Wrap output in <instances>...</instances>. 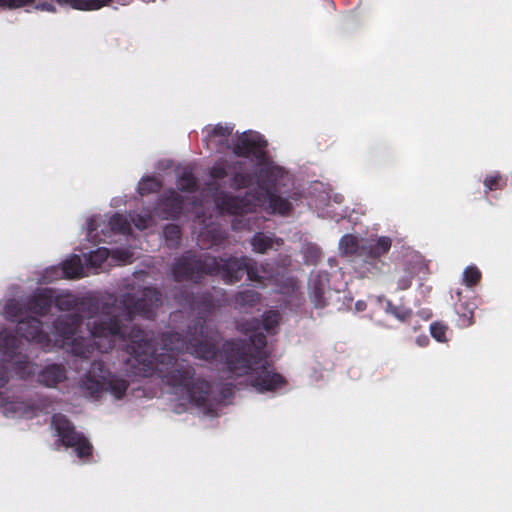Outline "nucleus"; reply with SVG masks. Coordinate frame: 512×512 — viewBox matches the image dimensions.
Wrapping results in <instances>:
<instances>
[{
    "label": "nucleus",
    "mask_w": 512,
    "mask_h": 512,
    "mask_svg": "<svg viewBox=\"0 0 512 512\" xmlns=\"http://www.w3.org/2000/svg\"><path fill=\"white\" fill-rule=\"evenodd\" d=\"M148 339V333L140 329L132 330L130 334L131 344L128 347L132 358L129 359V362L132 365H135V363L141 365L142 367H139L138 370L145 376L150 375L155 367L160 377L169 385L183 387L187 398L195 402L197 406L203 404L207 395V384L197 380L192 382L190 387L191 370L186 369L181 372L180 369L174 368V356L166 354V351L181 349L182 340L179 336L177 334L170 335L169 338L162 340L164 343L160 348H154L153 350L148 343Z\"/></svg>",
    "instance_id": "f257e3e1"
},
{
    "label": "nucleus",
    "mask_w": 512,
    "mask_h": 512,
    "mask_svg": "<svg viewBox=\"0 0 512 512\" xmlns=\"http://www.w3.org/2000/svg\"><path fill=\"white\" fill-rule=\"evenodd\" d=\"M264 147L265 141L261 135L249 132L238 137L234 151L239 155L254 156L261 166L257 177L260 192L254 198L256 202L254 205L263 206L273 213L286 214L291 208V203L272 191V187L276 186L280 178L283 177V172L281 168L273 165L265 158Z\"/></svg>",
    "instance_id": "f03ea898"
},
{
    "label": "nucleus",
    "mask_w": 512,
    "mask_h": 512,
    "mask_svg": "<svg viewBox=\"0 0 512 512\" xmlns=\"http://www.w3.org/2000/svg\"><path fill=\"white\" fill-rule=\"evenodd\" d=\"M228 368L237 376L249 375L251 385L258 391H272L285 384L284 378L264 365L252 367L245 348L239 344H228L226 349Z\"/></svg>",
    "instance_id": "7ed1b4c3"
},
{
    "label": "nucleus",
    "mask_w": 512,
    "mask_h": 512,
    "mask_svg": "<svg viewBox=\"0 0 512 512\" xmlns=\"http://www.w3.org/2000/svg\"><path fill=\"white\" fill-rule=\"evenodd\" d=\"M52 424L63 445L73 448L79 458H85L91 454L92 446L89 441L74 431L65 416L55 415Z\"/></svg>",
    "instance_id": "20e7f679"
},
{
    "label": "nucleus",
    "mask_w": 512,
    "mask_h": 512,
    "mask_svg": "<svg viewBox=\"0 0 512 512\" xmlns=\"http://www.w3.org/2000/svg\"><path fill=\"white\" fill-rule=\"evenodd\" d=\"M55 329L54 342L56 345L64 347L74 354H85L83 347L84 337L77 334L79 329L77 319L69 318L65 322L61 321Z\"/></svg>",
    "instance_id": "39448f33"
},
{
    "label": "nucleus",
    "mask_w": 512,
    "mask_h": 512,
    "mask_svg": "<svg viewBox=\"0 0 512 512\" xmlns=\"http://www.w3.org/2000/svg\"><path fill=\"white\" fill-rule=\"evenodd\" d=\"M83 387L91 396L99 391L106 390L115 398H120L126 392L127 383L122 379L109 375L108 377H102V381L89 377L83 383Z\"/></svg>",
    "instance_id": "423d86ee"
},
{
    "label": "nucleus",
    "mask_w": 512,
    "mask_h": 512,
    "mask_svg": "<svg viewBox=\"0 0 512 512\" xmlns=\"http://www.w3.org/2000/svg\"><path fill=\"white\" fill-rule=\"evenodd\" d=\"M132 257V253L128 250H116L110 255L108 249L102 247L92 252L88 258H86L87 266L92 268H101L103 263L110 259L109 266L117 263H126Z\"/></svg>",
    "instance_id": "0eeeda50"
},
{
    "label": "nucleus",
    "mask_w": 512,
    "mask_h": 512,
    "mask_svg": "<svg viewBox=\"0 0 512 512\" xmlns=\"http://www.w3.org/2000/svg\"><path fill=\"white\" fill-rule=\"evenodd\" d=\"M87 329L89 334L94 338H99L94 344L101 350H106L107 347L101 342L102 338L116 337L120 333V328L116 324H109L104 326V323L99 322L97 318H90L87 322Z\"/></svg>",
    "instance_id": "6e6552de"
},
{
    "label": "nucleus",
    "mask_w": 512,
    "mask_h": 512,
    "mask_svg": "<svg viewBox=\"0 0 512 512\" xmlns=\"http://www.w3.org/2000/svg\"><path fill=\"white\" fill-rule=\"evenodd\" d=\"M18 332H20L27 341H35L47 348L50 339L39 331V321L34 317L29 318L27 321H22L18 325Z\"/></svg>",
    "instance_id": "1a4fd4ad"
},
{
    "label": "nucleus",
    "mask_w": 512,
    "mask_h": 512,
    "mask_svg": "<svg viewBox=\"0 0 512 512\" xmlns=\"http://www.w3.org/2000/svg\"><path fill=\"white\" fill-rule=\"evenodd\" d=\"M206 137L205 142L209 148L214 146L218 149L229 147V136L231 129L221 125L209 126L205 129Z\"/></svg>",
    "instance_id": "9d476101"
},
{
    "label": "nucleus",
    "mask_w": 512,
    "mask_h": 512,
    "mask_svg": "<svg viewBox=\"0 0 512 512\" xmlns=\"http://www.w3.org/2000/svg\"><path fill=\"white\" fill-rule=\"evenodd\" d=\"M391 248V239L385 236L371 238L363 246L364 254L377 259L386 254Z\"/></svg>",
    "instance_id": "9b49d317"
},
{
    "label": "nucleus",
    "mask_w": 512,
    "mask_h": 512,
    "mask_svg": "<svg viewBox=\"0 0 512 512\" xmlns=\"http://www.w3.org/2000/svg\"><path fill=\"white\" fill-rule=\"evenodd\" d=\"M227 269V274L223 273L224 277H227V281L233 282L237 281L241 278V275L244 271L248 274V276L252 277V269L249 268L248 260L241 259L238 260H231L225 264Z\"/></svg>",
    "instance_id": "f8f14e48"
},
{
    "label": "nucleus",
    "mask_w": 512,
    "mask_h": 512,
    "mask_svg": "<svg viewBox=\"0 0 512 512\" xmlns=\"http://www.w3.org/2000/svg\"><path fill=\"white\" fill-rule=\"evenodd\" d=\"M158 298L157 294L152 289H147L143 293V298L141 300H138L137 303L134 305V309L131 310L129 308V313H142L149 317L152 312V308L157 306Z\"/></svg>",
    "instance_id": "ddd939ff"
},
{
    "label": "nucleus",
    "mask_w": 512,
    "mask_h": 512,
    "mask_svg": "<svg viewBox=\"0 0 512 512\" xmlns=\"http://www.w3.org/2000/svg\"><path fill=\"white\" fill-rule=\"evenodd\" d=\"M65 378L64 369L61 366H48L38 375V381L52 387Z\"/></svg>",
    "instance_id": "4468645a"
},
{
    "label": "nucleus",
    "mask_w": 512,
    "mask_h": 512,
    "mask_svg": "<svg viewBox=\"0 0 512 512\" xmlns=\"http://www.w3.org/2000/svg\"><path fill=\"white\" fill-rule=\"evenodd\" d=\"M222 210L229 213H244L251 211V200H238L234 197L224 196L219 204Z\"/></svg>",
    "instance_id": "2eb2a0df"
},
{
    "label": "nucleus",
    "mask_w": 512,
    "mask_h": 512,
    "mask_svg": "<svg viewBox=\"0 0 512 512\" xmlns=\"http://www.w3.org/2000/svg\"><path fill=\"white\" fill-rule=\"evenodd\" d=\"M63 273L66 277L74 278L86 275L85 266L77 255H73L63 263Z\"/></svg>",
    "instance_id": "dca6fc26"
},
{
    "label": "nucleus",
    "mask_w": 512,
    "mask_h": 512,
    "mask_svg": "<svg viewBox=\"0 0 512 512\" xmlns=\"http://www.w3.org/2000/svg\"><path fill=\"white\" fill-rule=\"evenodd\" d=\"M60 4L68 5L77 10H96L109 3V0H57Z\"/></svg>",
    "instance_id": "f3484780"
},
{
    "label": "nucleus",
    "mask_w": 512,
    "mask_h": 512,
    "mask_svg": "<svg viewBox=\"0 0 512 512\" xmlns=\"http://www.w3.org/2000/svg\"><path fill=\"white\" fill-rule=\"evenodd\" d=\"M253 250L259 253H264L268 249L273 248L275 245H279L278 240L274 241L272 238L265 234H257L252 239Z\"/></svg>",
    "instance_id": "a211bd4d"
},
{
    "label": "nucleus",
    "mask_w": 512,
    "mask_h": 512,
    "mask_svg": "<svg viewBox=\"0 0 512 512\" xmlns=\"http://www.w3.org/2000/svg\"><path fill=\"white\" fill-rule=\"evenodd\" d=\"M186 349L191 354H193L199 358L209 359V358L214 357V349H213L212 345L207 342L201 343L199 345L191 344V345L187 346Z\"/></svg>",
    "instance_id": "6ab92c4d"
},
{
    "label": "nucleus",
    "mask_w": 512,
    "mask_h": 512,
    "mask_svg": "<svg viewBox=\"0 0 512 512\" xmlns=\"http://www.w3.org/2000/svg\"><path fill=\"white\" fill-rule=\"evenodd\" d=\"M358 239L352 235H344L339 242V249L343 254H353L358 250Z\"/></svg>",
    "instance_id": "aec40b11"
},
{
    "label": "nucleus",
    "mask_w": 512,
    "mask_h": 512,
    "mask_svg": "<svg viewBox=\"0 0 512 512\" xmlns=\"http://www.w3.org/2000/svg\"><path fill=\"white\" fill-rule=\"evenodd\" d=\"M18 342H19L18 340H16L14 337H12L6 331L0 333V350H2L3 353H5V354L12 352L14 349H17Z\"/></svg>",
    "instance_id": "412c9836"
},
{
    "label": "nucleus",
    "mask_w": 512,
    "mask_h": 512,
    "mask_svg": "<svg viewBox=\"0 0 512 512\" xmlns=\"http://www.w3.org/2000/svg\"><path fill=\"white\" fill-rule=\"evenodd\" d=\"M430 332L432 337L438 342H446L448 340L447 326L440 322H435L431 324Z\"/></svg>",
    "instance_id": "4be33fe9"
},
{
    "label": "nucleus",
    "mask_w": 512,
    "mask_h": 512,
    "mask_svg": "<svg viewBox=\"0 0 512 512\" xmlns=\"http://www.w3.org/2000/svg\"><path fill=\"white\" fill-rule=\"evenodd\" d=\"M52 299L51 296L43 294L39 296L33 305V309L35 313L37 314H44L46 311H48L51 307Z\"/></svg>",
    "instance_id": "5701e85b"
},
{
    "label": "nucleus",
    "mask_w": 512,
    "mask_h": 512,
    "mask_svg": "<svg viewBox=\"0 0 512 512\" xmlns=\"http://www.w3.org/2000/svg\"><path fill=\"white\" fill-rule=\"evenodd\" d=\"M480 271L476 267H468L463 273V280L467 286H472L479 281Z\"/></svg>",
    "instance_id": "b1692460"
},
{
    "label": "nucleus",
    "mask_w": 512,
    "mask_h": 512,
    "mask_svg": "<svg viewBox=\"0 0 512 512\" xmlns=\"http://www.w3.org/2000/svg\"><path fill=\"white\" fill-rule=\"evenodd\" d=\"M110 225L112 230L125 232L126 230H130V225L127 222V219L122 215H114L110 219Z\"/></svg>",
    "instance_id": "393cba45"
},
{
    "label": "nucleus",
    "mask_w": 512,
    "mask_h": 512,
    "mask_svg": "<svg viewBox=\"0 0 512 512\" xmlns=\"http://www.w3.org/2000/svg\"><path fill=\"white\" fill-rule=\"evenodd\" d=\"M132 221H133L135 227L140 230L150 227V225L153 222L151 216L148 215L147 213L138 214L136 216V218L132 219Z\"/></svg>",
    "instance_id": "a878e982"
},
{
    "label": "nucleus",
    "mask_w": 512,
    "mask_h": 512,
    "mask_svg": "<svg viewBox=\"0 0 512 512\" xmlns=\"http://www.w3.org/2000/svg\"><path fill=\"white\" fill-rule=\"evenodd\" d=\"M158 188V182L153 178H148L140 182L139 191L141 194L148 193Z\"/></svg>",
    "instance_id": "bb28decb"
},
{
    "label": "nucleus",
    "mask_w": 512,
    "mask_h": 512,
    "mask_svg": "<svg viewBox=\"0 0 512 512\" xmlns=\"http://www.w3.org/2000/svg\"><path fill=\"white\" fill-rule=\"evenodd\" d=\"M164 206L171 207V211H164V217L174 216L180 209L179 200L177 197H173L172 199H166Z\"/></svg>",
    "instance_id": "cd10ccee"
},
{
    "label": "nucleus",
    "mask_w": 512,
    "mask_h": 512,
    "mask_svg": "<svg viewBox=\"0 0 512 512\" xmlns=\"http://www.w3.org/2000/svg\"><path fill=\"white\" fill-rule=\"evenodd\" d=\"M34 1L35 0H0V8H18Z\"/></svg>",
    "instance_id": "c85d7f7f"
},
{
    "label": "nucleus",
    "mask_w": 512,
    "mask_h": 512,
    "mask_svg": "<svg viewBox=\"0 0 512 512\" xmlns=\"http://www.w3.org/2000/svg\"><path fill=\"white\" fill-rule=\"evenodd\" d=\"M386 311L393 314L400 321L405 320L410 315V311H408V310L398 311L396 308H393L390 303L387 304Z\"/></svg>",
    "instance_id": "c756f323"
},
{
    "label": "nucleus",
    "mask_w": 512,
    "mask_h": 512,
    "mask_svg": "<svg viewBox=\"0 0 512 512\" xmlns=\"http://www.w3.org/2000/svg\"><path fill=\"white\" fill-rule=\"evenodd\" d=\"M500 182L501 178L499 176H488L484 181V185L487 189L493 190L500 187Z\"/></svg>",
    "instance_id": "7c9ffc66"
},
{
    "label": "nucleus",
    "mask_w": 512,
    "mask_h": 512,
    "mask_svg": "<svg viewBox=\"0 0 512 512\" xmlns=\"http://www.w3.org/2000/svg\"><path fill=\"white\" fill-rule=\"evenodd\" d=\"M412 275L410 273L405 274L403 277L398 279V287L402 290L407 289L411 285Z\"/></svg>",
    "instance_id": "2f4dec72"
},
{
    "label": "nucleus",
    "mask_w": 512,
    "mask_h": 512,
    "mask_svg": "<svg viewBox=\"0 0 512 512\" xmlns=\"http://www.w3.org/2000/svg\"><path fill=\"white\" fill-rule=\"evenodd\" d=\"M472 324V312L468 311L460 316V325L467 327Z\"/></svg>",
    "instance_id": "473e14b6"
},
{
    "label": "nucleus",
    "mask_w": 512,
    "mask_h": 512,
    "mask_svg": "<svg viewBox=\"0 0 512 512\" xmlns=\"http://www.w3.org/2000/svg\"><path fill=\"white\" fill-rule=\"evenodd\" d=\"M31 366L30 364H26L25 368H22L21 364H17L16 370L20 377H26L30 374Z\"/></svg>",
    "instance_id": "72a5a7b5"
},
{
    "label": "nucleus",
    "mask_w": 512,
    "mask_h": 512,
    "mask_svg": "<svg viewBox=\"0 0 512 512\" xmlns=\"http://www.w3.org/2000/svg\"><path fill=\"white\" fill-rule=\"evenodd\" d=\"M178 233H179L178 228L175 226L168 227L165 231L166 235L170 234L171 236H175V237L178 235Z\"/></svg>",
    "instance_id": "f704fd0d"
},
{
    "label": "nucleus",
    "mask_w": 512,
    "mask_h": 512,
    "mask_svg": "<svg viewBox=\"0 0 512 512\" xmlns=\"http://www.w3.org/2000/svg\"><path fill=\"white\" fill-rule=\"evenodd\" d=\"M39 8L45 11H54V7L52 4L43 3L39 6Z\"/></svg>",
    "instance_id": "c9c22d12"
},
{
    "label": "nucleus",
    "mask_w": 512,
    "mask_h": 512,
    "mask_svg": "<svg viewBox=\"0 0 512 512\" xmlns=\"http://www.w3.org/2000/svg\"><path fill=\"white\" fill-rule=\"evenodd\" d=\"M355 306L358 311H363L366 308V303L364 301H358Z\"/></svg>",
    "instance_id": "e433bc0d"
},
{
    "label": "nucleus",
    "mask_w": 512,
    "mask_h": 512,
    "mask_svg": "<svg viewBox=\"0 0 512 512\" xmlns=\"http://www.w3.org/2000/svg\"><path fill=\"white\" fill-rule=\"evenodd\" d=\"M427 338L426 337H423V338H418L417 339V343L420 345V346H423L425 345V343L427 342Z\"/></svg>",
    "instance_id": "4c0bfd02"
},
{
    "label": "nucleus",
    "mask_w": 512,
    "mask_h": 512,
    "mask_svg": "<svg viewBox=\"0 0 512 512\" xmlns=\"http://www.w3.org/2000/svg\"><path fill=\"white\" fill-rule=\"evenodd\" d=\"M246 297L249 298V301H251V302H254L257 299V297L252 293H247Z\"/></svg>",
    "instance_id": "58836bf2"
},
{
    "label": "nucleus",
    "mask_w": 512,
    "mask_h": 512,
    "mask_svg": "<svg viewBox=\"0 0 512 512\" xmlns=\"http://www.w3.org/2000/svg\"><path fill=\"white\" fill-rule=\"evenodd\" d=\"M187 181H188V187H189V188H190V187H192V186L194 185L193 180L188 179Z\"/></svg>",
    "instance_id": "ea45409f"
},
{
    "label": "nucleus",
    "mask_w": 512,
    "mask_h": 512,
    "mask_svg": "<svg viewBox=\"0 0 512 512\" xmlns=\"http://www.w3.org/2000/svg\"><path fill=\"white\" fill-rule=\"evenodd\" d=\"M8 309V306L5 308V315L6 316H12V314L7 310Z\"/></svg>",
    "instance_id": "a19ab883"
},
{
    "label": "nucleus",
    "mask_w": 512,
    "mask_h": 512,
    "mask_svg": "<svg viewBox=\"0 0 512 512\" xmlns=\"http://www.w3.org/2000/svg\"><path fill=\"white\" fill-rule=\"evenodd\" d=\"M94 228L92 227V225L90 224L89 225V231H92Z\"/></svg>",
    "instance_id": "79ce46f5"
}]
</instances>
